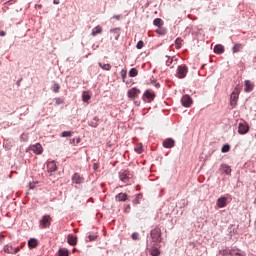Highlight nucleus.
<instances>
[{
    "label": "nucleus",
    "instance_id": "obj_42",
    "mask_svg": "<svg viewBox=\"0 0 256 256\" xmlns=\"http://www.w3.org/2000/svg\"><path fill=\"white\" fill-rule=\"evenodd\" d=\"M120 75H121L122 79H126V77H127V70H125V69L121 70Z\"/></svg>",
    "mask_w": 256,
    "mask_h": 256
},
{
    "label": "nucleus",
    "instance_id": "obj_1",
    "mask_svg": "<svg viewBox=\"0 0 256 256\" xmlns=\"http://www.w3.org/2000/svg\"><path fill=\"white\" fill-rule=\"evenodd\" d=\"M240 93H241V88H239V86H236L230 95L231 107H233V108L237 107V101H239Z\"/></svg>",
    "mask_w": 256,
    "mask_h": 256
},
{
    "label": "nucleus",
    "instance_id": "obj_22",
    "mask_svg": "<svg viewBox=\"0 0 256 256\" xmlns=\"http://www.w3.org/2000/svg\"><path fill=\"white\" fill-rule=\"evenodd\" d=\"M149 253L151 256H159L161 255V251L159 250V248L153 246L152 248L149 249Z\"/></svg>",
    "mask_w": 256,
    "mask_h": 256
},
{
    "label": "nucleus",
    "instance_id": "obj_33",
    "mask_svg": "<svg viewBox=\"0 0 256 256\" xmlns=\"http://www.w3.org/2000/svg\"><path fill=\"white\" fill-rule=\"evenodd\" d=\"M139 75V71L136 70V68H131L129 71V77H137Z\"/></svg>",
    "mask_w": 256,
    "mask_h": 256
},
{
    "label": "nucleus",
    "instance_id": "obj_39",
    "mask_svg": "<svg viewBox=\"0 0 256 256\" xmlns=\"http://www.w3.org/2000/svg\"><path fill=\"white\" fill-rule=\"evenodd\" d=\"M232 256H245V253H241L239 251L233 250L232 251Z\"/></svg>",
    "mask_w": 256,
    "mask_h": 256
},
{
    "label": "nucleus",
    "instance_id": "obj_3",
    "mask_svg": "<svg viewBox=\"0 0 256 256\" xmlns=\"http://www.w3.org/2000/svg\"><path fill=\"white\" fill-rule=\"evenodd\" d=\"M52 218L50 215H44L39 221L40 229H47L51 227Z\"/></svg>",
    "mask_w": 256,
    "mask_h": 256
},
{
    "label": "nucleus",
    "instance_id": "obj_34",
    "mask_svg": "<svg viewBox=\"0 0 256 256\" xmlns=\"http://www.w3.org/2000/svg\"><path fill=\"white\" fill-rule=\"evenodd\" d=\"M229 151H231V146L229 144L224 145L221 149L222 153H229Z\"/></svg>",
    "mask_w": 256,
    "mask_h": 256
},
{
    "label": "nucleus",
    "instance_id": "obj_28",
    "mask_svg": "<svg viewBox=\"0 0 256 256\" xmlns=\"http://www.w3.org/2000/svg\"><path fill=\"white\" fill-rule=\"evenodd\" d=\"M183 47V39L177 38L175 40V49H181Z\"/></svg>",
    "mask_w": 256,
    "mask_h": 256
},
{
    "label": "nucleus",
    "instance_id": "obj_32",
    "mask_svg": "<svg viewBox=\"0 0 256 256\" xmlns=\"http://www.w3.org/2000/svg\"><path fill=\"white\" fill-rule=\"evenodd\" d=\"M97 125H99V117L95 116L90 122V127H97Z\"/></svg>",
    "mask_w": 256,
    "mask_h": 256
},
{
    "label": "nucleus",
    "instance_id": "obj_24",
    "mask_svg": "<svg viewBox=\"0 0 256 256\" xmlns=\"http://www.w3.org/2000/svg\"><path fill=\"white\" fill-rule=\"evenodd\" d=\"M233 250L234 249H229V248L220 250V255H222V256H232L233 255Z\"/></svg>",
    "mask_w": 256,
    "mask_h": 256
},
{
    "label": "nucleus",
    "instance_id": "obj_31",
    "mask_svg": "<svg viewBox=\"0 0 256 256\" xmlns=\"http://www.w3.org/2000/svg\"><path fill=\"white\" fill-rule=\"evenodd\" d=\"M59 256H69V250L65 248H60L58 251Z\"/></svg>",
    "mask_w": 256,
    "mask_h": 256
},
{
    "label": "nucleus",
    "instance_id": "obj_44",
    "mask_svg": "<svg viewBox=\"0 0 256 256\" xmlns=\"http://www.w3.org/2000/svg\"><path fill=\"white\" fill-rule=\"evenodd\" d=\"M113 19H116V21H119V19H121V15H114Z\"/></svg>",
    "mask_w": 256,
    "mask_h": 256
},
{
    "label": "nucleus",
    "instance_id": "obj_46",
    "mask_svg": "<svg viewBox=\"0 0 256 256\" xmlns=\"http://www.w3.org/2000/svg\"><path fill=\"white\" fill-rule=\"evenodd\" d=\"M53 3L54 5H59V0H54Z\"/></svg>",
    "mask_w": 256,
    "mask_h": 256
},
{
    "label": "nucleus",
    "instance_id": "obj_20",
    "mask_svg": "<svg viewBox=\"0 0 256 256\" xmlns=\"http://www.w3.org/2000/svg\"><path fill=\"white\" fill-rule=\"evenodd\" d=\"M38 245H39V241H37V239H35V238H31L28 241V247L30 249H35L36 247H38Z\"/></svg>",
    "mask_w": 256,
    "mask_h": 256
},
{
    "label": "nucleus",
    "instance_id": "obj_12",
    "mask_svg": "<svg viewBox=\"0 0 256 256\" xmlns=\"http://www.w3.org/2000/svg\"><path fill=\"white\" fill-rule=\"evenodd\" d=\"M83 181H85V178H83V176H81V174H79V173H75L72 176V183H75V185H81V183H83Z\"/></svg>",
    "mask_w": 256,
    "mask_h": 256
},
{
    "label": "nucleus",
    "instance_id": "obj_17",
    "mask_svg": "<svg viewBox=\"0 0 256 256\" xmlns=\"http://www.w3.org/2000/svg\"><path fill=\"white\" fill-rule=\"evenodd\" d=\"M127 199H129V196L127 195V193H123V192L119 193L115 197V200L118 202L127 201Z\"/></svg>",
    "mask_w": 256,
    "mask_h": 256
},
{
    "label": "nucleus",
    "instance_id": "obj_27",
    "mask_svg": "<svg viewBox=\"0 0 256 256\" xmlns=\"http://www.w3.org/2000/svg\"><path fill=\"white\" fill-rule=\"evenodd\" d=\"M243 48V45L241 43H237L233 46L232 51L233 53H239L241 49Z\"/></svg>",
    "mask_w": 256,
    "mask_h": 256
},
{
    "label": "nucleus",
    "instance_id": "obj_35",
    "mask_svg": "<svg viewBox=\"0 0 256 256\" xmlns=\"http://www.w3.org/2000/svg\"><path fill=\"white\" fill-rule=\"evenodd\" d=\"M134 151L138 154L143 153V145L139 144L134 148Z\"/></svg>",
    "mask_w": 256,
    "mask_h": 256
},
{
    "label": "nucleus",
    "instance_id": "obj_43",
    "mask_svg": "<svg viewBox=\"0 0 256 256\" xmlns=\"http://www.w3.org/2000/svg\"><path fill=\"white\" fill-rule=\"evenodd\" d=\"M55 101H56V105H62L63 103V100L61 98H56Z\"/></svg>",
    "mask_w": 256,
    "mask_h": 256
},
{
    "label": "nucleus",
    "instance_id": "obj_9",
    "mask_svg": "<svg viewBox=\"0 0 256 256\" xmlns=\"http://www.w3.org/2000/svg\"><path fill=\"white\" fill-rule=\"evenodd\" d=\"M238 133L240 135H247V133H249V125L247 123H240L238 126Z\"/></svg>",
    "mask_w": 256,
    "mask_h": 256
},
{
    "label": "nucleus",
    "instance_id": "obj_45",
    "mask_svg": "<svg viewBox=\"0 0 256 256\" xmlns=\"http://www.w3.org/2000/svg\"><path fill=\"white\" fill-rule=\"evenodd\" d=\"M5 35H6V34H5V31H1V32H0V36H1V37H5Z\"/></svg>",
    "mask_w": 256,
    "mask_h": 256
},
{
    "label": "nucleus",
    "instance_id": "obj_41",
    "mask_svg": "<svg viewBox=\"0 0 256 256\" xmlns=\"http://www.w3.org/2000/svg\"><path fill=\"white\" fill-rule=\"evenodd\" d=\"M144 45L145 43L142 40H140L136 45V49H141L142 47H144Z\"/></svg>",
    "mask_w": 256,
    "mask_h": 256
},
{
    "label": "nucleus",
    "instance_id": "obj_23",
    "mask_svg": "<svg viewBox=\"0 0 256 256\" xmlns=\"http://www.w3.org/2000/svg\"><path fill=\"white\" fill-rule=\"evenodd\" d=\"M67 241H68L69 245H72L73 247H74V245H77V237H75L73 235H68Z\"/></svg>",
    "mask_w": 256,
    "mask_h": 256
},
{
    "label": "nucleus",
    "instance_id": "obj_37",
    "mask_svg": "<svg viewBox=\"0 0 256 256\" xmlns=\"http://www.w3.org/2000/svg\"><path fill=\"white\" fill-rule=\"evenodd\" d=\"M59 89H61V86L57 83H55L53 86H52V91L54 93H59Z\"/></svg>",
    "mask_w": 256,
    "mask_h": 256
},
{
    "label": "nucleus",
    "instance_id": "obj_5",
    "mask_svg": "<svg viewBox=\"0 0 256 256\" xmlns=\"http://www.w3.org/2000/svg\"><path fill=\"white\" fill-rule=\"evenodd\" d=\"M133 175H131V172L128 170H123L119 173V179L122 181V183H129V179H131Z\"/></svg>",
    "mask_w": 256,
    "mask_h": 256
},
{
    "label": "nucleus",
    "instance_id": "obj_8",
    "mask_svg": "<svg viewBox=\"0 0 256 256\" xmlns=\"http://www.w3.org/2000/svg\"><path fill=\"white\" fill-rule=\"evenodd\" d=\"M181 103L183 107H191V105H193V99L191 98V96L186 94L182 96Z\"/></svg>",
    "mask_w": 256,
    "mask_h": 256
},
{
    "label": "nucleus",
    "instance_id": "obj_4",
    "mask_svg": "<svg viewBox=\"0 0 256 256\" xmlns=\"http://www.w3.org/2000/svg\"><path fill=\"white\" fill-rule=\"evenodd\" d=\"M188 68L185 65H180L178 66L177 69V78L178 79H185V77H187V73H188Z\"/></svg>",
    "mask_w": 256,
    "mask_h": 256
},
{
    "label": "nucleus",
    "instance_id": "obj_36",
    "mask_svg": "<svg viewBox=\"0 0 256 256\" xmlns=\"http://www.w3.org/2000/svg\"><path fill=\"white\" fill-rule=\"evenodd\" d=\"M222 169H223L224 173H226V175H230L231 167H229L227 165H222Z\"/></svg>",
    "mask_w": 256,
    "mask_h": 256
},
{
    "label": "nucleus",
    "instance_id": "obj_15",
    "mask_svg": "<svg viewBox=\"0 0 256 256\" xmlns=\"http://www.w3.org/2000/svg\"><path fill=\"white\" fill-rule=\"evenodd\" d=\"M217 207H219V209H223V207H227V198L226 197H220L217 200Z\"/></svg>",
    "mask_w": 256,
    "mask_h": 256
},
{
    "label": "nucleus",
    "instance_id": "obj_40",
    "mask_svg": "<svg viewBox=\"0 0 256 256\" xmlns=\"http://www.w3.org/2000/svg\"><path fill=\"white\" fill-rule=\"evenodd\" d=\"M131 237H132L133 241H138V239H139V233L134 232V233L131 235Z\"/></svg>",
    "mask_w": 256,
    "mask_h": 256
},
{
    "label": "nucleus",
    "instance_id": "obj_19",
    "mask_svg": "<svg viewBox=\"0 0 256 256\" xmlns=\"http://www.w3.org/2000/svg\"><path fill=\"white\" fill-rule=\"evenodd\" d=\"M244 85H245V88H244L245 93H251V91H253V84L249 80H246L244 82Z\"/></svg>",
    "mask_w": 256,
    "mask_h": 256
},
{
    "label": "nucleus",
    "instance_id": "obj_16",
    "mask_svg": "<svg viewBox=\"0 0 256 256\" xmlns=\"http://www.w3.org/2000/svg\"><path fill=\"white\" fill-rule=\"evenodd\" d=\"M102 33H103V27L98 25L92 29L91 35H92V37H97V35H101Z\"/></svg>",
    "mask_w": 256,
    "mask_h": 256
},
{
    "label": "nucleus",
    "instance_id": "obj_29",
    "mask_svg": "<svg viewBox=\"0 0 256 256\" xmlns=\"http://www.w3.org/2000/svg\"><path fill=\"white\" fill-rule=\"evenodd\" d=\"M153 25H155V27H163V20L161 18H156L153 21Z\"/></svg>",
    "mask_w": 256,
    "mask_h": 256
},
{
    "label": "nucleus",
    "instance_id": "obj_47",
    "mask_svg": "<svg viewBox=\"0 0 256 256\" xmlns=\"http://www.w3.org/2000/svg\"><path fill=\"white\" fill-rule=\"evenodd\" d=\"M90 240L95 239V236H89Z\"/></svg>",
    "mask_w": 256,
    "mask_h": 256
},
{
    "label": "nucleus",
    "instance_id": "obj_6",
    "mask_svg": "<svg viewBox=\"0 0 256 256\" xmlns=\"http://www.w3.org/2000/svg\"><path fill=\"white\" fill-rule=\"evenodd\" d=\"M21 249L19 247L14 248L13 246L7 244L4 246V252L8 255H17Z\"/></svg>",
    "mask_w": 256,
    "mask_h": 256
},
{
    "label": "nucleus",
    "instance_id": "obj_48",
    "mask_svg": "<svg viewBox=\"0 0 256 256\" xmlns=\"http://www.w3.org/2000/svg\"><path fill=\"white\" fill-rule=\"evenodd\" d=\"M140 196H141V195H138V196L136 197L135 201H137V199H139Z\"/></svg>",
    "mask_w": 256,
    "mask_h": 256
},
{
    "label": "nucleus",
    "instance_id": "obj_11",
    "mask_svg": "<svg viewBox=\"0 0 256 256\" xmlns=\"http://www.w3.org/2000/svg\"><path fill=\"white\" fill-rule=\"evenodd\" d=\"M163 147L165 149H173L175 147V140L173 138H167L163 141Z\"/></svg>",
    "mask_w": 256,
    "mask_h": 256
},
{
    "label": "nucleus",
    "instance_id": "obj_25",
    "mask_svg": "<svg viewBox=\"0 0 256 256\" xmlns=\"http://www.w3.org/2000/svg\"><path fill=\"white\" fill-rule=\"evenodd\" d=\"M166 57H168V59H167V61H166L167 67H171V69H173V63H174L175 65H177V59H173V58H171V57H169V56H166Z\"/></svg>",
    "mask_w": 256,
    "mask_h": 256
},
{
    "label": "nucleus",
    "instance_id": "obj_7",
    "mask_svg": "<svg viewBox=\"0 0 256 256\" xmlns=\"http://www.w3.org/2000/svg\"><path fill=\"white\" fill-rule=\"evenodd\" d=\"M141 94V90L137 89V88H131L130 90H128L127 95L129 97V99H137L139 97V95Z\"/></svg>",
    "mask_w": 256,
    "mask_h": 256
},
{
    "label": "nucleus",
    "instance_id": "obj_26",
    "mask_svg": "<svg viewBox=\"0 0 256 256\" xmlns=\"http://www.w3.org/2000/svg\"><path fill=\"white\" fill-rule=\"evenodd\" d=\"M90 99H91V94H89V92L87 91H84L82 94V101L84 103H88Z\"/></svg>",
    "mask_w": 256,
    "mask_h": 256
},
{
    "label": "nucleus",
    "instance_id": "obj_21",
    "mask_svg": "<svg viewBox=\"0 0 256 256\" xmlns=\"http://www.w3.org/2000/svg\"><path fill=\"white\" fill-rule=\"evenodd\" d=\"M110 33L114 35V39L117 41L121 35V29L120 28L111 29Z\"/></svg>",
    "mask_w": 256,
    "mask_h": 256
},
{
    "label": "nucleus",
    "instance_id": "obj_38",
    "mask_svg": "<svg viewBox=\"0 0 256 256\" xmlns=\"http://www.w3.org/2000/svg\"><path fill=\"white\" fill-rule=\"evenodd\" d=\"M61 137H73V132L64 131V132L61 133Z\"/></svg>",
    "mask_w": 256,
    "mask_h": 256
},
{
    "label": "nucleus",
    "instance_id": "obj_13",
    "mask_svg": "<svg viewBox=\"0 0 256 256\" xmlns=\"http://www.w3.org/2000/svg\"><path fill=\"white\" fill-rule=\"evenodd\" d=\"M30 150L33 151L36 155H41L43 153V146L40 143L30 146Z\"/></svg>",
    "mask_w": 256,
    "mask_h": 256
},
{
    "label": "nucleus",
    "instance_id": "obj_10",
    "mask_svg": "<svg viewBox=\"0 0 256 256\" xmlns=\"http://www.w3.org/2000/svg\"><path fill=\"white\" fill-rule=\"evenodd\" d=\"M144 99H147V103H151L152 101L155 100V93L151 90H146L144 95H143Z\"/></svg>",
    "mask_w": 256,
    "mask_h": 256
},
{
    "label": "nucleus",
    "instance_id": "obj_30",
    "mask_svg": "<svg viewBox=\"0 0 256 256\" xmlns=\"http://www.w3.org/2000/svg\"><path fill=\"white\" fill-rule=\"evenodd\" d=\"M98 65L101 67V69H103V71H111V64L99 63Z\"/></svg>",
    "mask_w": 256,
    "mask_h": 256
},
{
    "label": "nucleus",
    "instance_id": "obj_14",
    "mask_svg": "<svg viewBox=\"0 0 256 256\" xmlns=\"http://www.w3.org/2000/svg\"><path fill=\"white\" fill-rule=\"evenodd\" d=\"M47 171L48 173H55V171H57V164L55 161H50L47 163Z\"/></svg>",
    "mask_w": 256,
    "mask_h": 256
},
{
    "label": "nucleus",
    "instance_id": "obj_49",
    "mask_svg": "<svg viewBox=\"0 0 256 256\" xmlns=\"http://www.w3.org/2000/svg\"><path fill=\"white\" fill-rule=\"evenodd\" d=\"M135 105H139V102H135Z\"/></svg>",
    "mask_w": 256,
    "mask_h": 256
},
{
    "label": "nucleus",
    "instance_id": "obj_18",
    "mask_svg": "<svg viewBox=\"0 0 256 256\" xmlns=\"http://www.w3.org/2000/svg\"><path fill=\"white\" fill-rule=\"evenodd\" d=\"M214 53H216L217 55H221V54L225 53V47L221 44H217L214 47Z\"/></svg>",
    "mask_w": 256,
    "mask_h": 256
},
{
    "label": "nucleus",
    "instance_id": "obj_2",
    "mask_svg": "<svg viewBox=\"0 0 256 256\" xmlns=\"http://www.w3.org/2000/svg\"><path fill=\"white\" fill-rule=\"evenodd\" d=\"M151 239L154 243H161L163 238L161 237V229L160 228H154L151 233Z\"/></svg>",
    "mask_w": 256,
    "mask_h": 256
}]
</instances>
